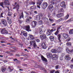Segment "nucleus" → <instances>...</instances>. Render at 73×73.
Listing matches in <instances>:
<instances>
[{"label":"nucleus","mask_w":73,"mask_h":73,"mask_svg":"<svg viewBox=\"0 0 73 73\" xmlns=\"http://www.w3.org/2000/svg\"><path fill=\"white\" fill-rule=\"evenodd\" d=\"M39 30V33L41 34L40 35V38L42 41L41 43V46L44 49H46V35L42 33V29L41 28H38Z\"/></svg>","instance_id":"obj_1"},{"label":"nucleus","mask_w":73,"mask_h":73,"mask_svg":"<svg viewBox=\"0 0 73 73\" xmlns=\"http://www.w3.org/2000/svg\"><path fill=\"white\" fill-rule=\"evenodd\" d=\"M29 38L31 40V41H30V45L33 46L34 48H35L37 46V45L36 41L34 40L35 38L32 35H29Z\"/></svg>","instance_id":"obj_2"},{"label":"nucleus","mask_w":73,"mask_h":73,"mask_svg":"<svg viewBox=\"0 0 73 73\" xmlns=\"http://www.w3.org/2000/svg\"><path fill=\"white\" fill-rule=\"evenodd\" d=\"M59 32V31H57L56 32L54 33V35H57L58 39L59 41V42H60V46L62 44V42H61L62 41V40H60V39L61 38V35L60 34H58V33Z\"/></svg>","instance_id":"obj_3"},{"label":"nucleus","mask_w":73,"mask_h":73,"mask_svg":"<svg viewBox=\"0 0 73 73\" xmlns=\"http://www.w3.org/2000/svg\"><path fill=\"white\" fill-rule=\"evenodd\" d=\"M1 23L5 27H7L8 25V23L7 21L5 19H2L1 21Z\"/></svg>","instance_id":"obj_4"},{"label":"nucleus","mask_w":73,"mask_h":73,"mask_svg":"<svg viewBox=\"0 0 73 73\" xmlns=\"http://www.w3.org/2000/svg\"><path fill=\"white\" fill-rule=\"evenodd\" d=\"M24 29L28 32L31 31V30L30 29V26L29 25L25 26L24 27Z\"/></svg>","instance_id":"obj_5"},{"label":"nucleus","mask_w":73,"mask_h":73,"mask_svg":"<svg viewBox=\"0 0 73 73\" xmlns=\"http://www.w3.org/2000/svg\"><path fill=\"white\" fill-rule=\"evenodd\" d=\"M48 6V4L47 3L44 2L43 4H42L41 5V7L43 8L44 9H45L47 7V6Z\"/></svg>","instance_id":"obj_6"},{"label":"nucleus","mask_w":73,"mask_h":73,"mask_svg":"<svg viewBox=\"0 0 73 73\" xmlns=\"http://www.w3.org/2000/svg\"><path fill=\"white\" fill-rule=\"evenodd\" d=\"M48 8L49 10L51 11L52 12L54 10L53 6L52 4H50L48 6Z\"/></svg>","instance_id":"obj_7"},{"label":"nucleus","mask_w":73,"mask_h":73,"mask_svg":"<svg viewBox=\"0 0 73 73\" xmlns=\"http://www.w3.org/2000/svg\"><path fill=\"white\" fill-rule=\"evenodd\" d=\"M67 53L69 54H73V49L72 50H69V48H67L66 49Z\"/></svg>","instance_id":"obj_8"},{"label":"nucleus","mask_w":73,"mask_h":73,"mask_svg":"<svg viewBox=\"0 0 73 73\" xmlns=\"http://www.w3.org/2000/svg\"><path fill=\"white\" fill-rule=\"evenodd\" d=\"M1 33L3 34H7L8 33V31L6 30H5V29H1Z\"/></svg>","instance_id":"obj_9"},{"label":"nucleus","mask_w":73,"mask_h":73,"mask_svg":"<svg viewBox=\"0 0 73 73\" xmlns=\"http://www.w3.org/2000/svg\"><path fill=\"white\" fill-rule=\"evenodd\" d=\"M60 6H61L62 7H64L65 8H66V5L64 2H62L60 3Z\"/></svg>","instance_id":"obj_10"},{"label":"nucleus","mask_w":73,"mask_h":73,"mask_svg":"<svg viewBox=\"0 0 73 73\" xmlns=\"http://www.w3.org/2000/svg\"><path fill=\"white\" fill-rule=\"evenodd\" d=\"M19 8V4H17L15 7H13V9H16V8L17 11L18 12Z\"/></svg>","instance_id":"obj_11"},{"label":"nucleus","mask_w":73,"mask_h":73,"mask_svg":"<svg viewBox=\"0 0 73 73\" xmlns=\"http://www.w3.org/2000/svg\"><path fill=\"white\" fill-rule=\"evenodd\" d=\"M58 58H57V55L56 54H54L52 55V60H57Z\"/></svg>","instance_id":"obj_12"},{"label":"nucleus","mask_w":73,"mask_h":73,"mask_svg":"<svg viewBox=\"0 0 73 73\" xmlns=\"http://www.w3.org/2000/svg\"><path fill=\"white\" fill-rule=\"evenodd\" d=\"M63 37H64L65 39H67L69 37V35L68 34L65 33H63Z\"/></svg>","instance_id":"obj_13"},{"label":"nucleus","mask_w":73,"mask_h":73,"mask_svg":"<svg viewBox=\"0 0 73 73\" xmlns=\"http://www.w3.org/2000/svg\"><path fill=\"white\" fill-rule=\"evenodd\" d=\"M64 16V13H60L57 14V16L58 18H61Z\"/></svg>","instance_id":"obj_14"},{"label":"nucleus","mask_w":73,"mask_h":73,"mask_svg":"<svg viewBox=\"0 0 73 73\" xmlns=\"http://www.w3.org/2000/svg\"><path fill=\"white\" fill-rule=\"evenodd\" d=\"M65 58L66 60H70L71 59V58L70 57V55L69 54H67L65 56Z\"/></svg>","instance_id":"obj_15"},{"label":"nucleus","mask_w":73,"mask_h":73,"mask_svg":"<svg viewBox=\"0 0 73 73\" xmlns=\"http://www.w3.org/2000/svg\"><path fill=\"white\" fill-rule=\"evenodd\" d=\"M51 52L52 53L56 54L57 53V51L55 49H52L50 50Z\"/></svg>","instance_id":"obj_16"},{"label":"nucleus","mask_w":73,"mask_h":73,"mask_svg":"<svg viewBox=\"0 0 73 73\" xmlns=\"http://www.w3.org/2000/svg\"><path fill=\"white\" fill-rule=\"evenodd\" d=\"M21 33H23V35L25 37H27L28 36V34L27 33H26V32L22 31Z\"/></svg>","instance_id":"obj_17"},{"label":"nucleus","mask_w":73,"mask_h":73,"mask_svg":"<svg viewBox=\"0 0 73 73\" xmlns=\"http://www.w3.org/2000/svg\"><path fill=\"white\" fill-rule=\"evenodd\" d=\"M36 22L35 21H33L32 22V25L33 27H35L36 25Z\"/></svg>","instance_id":"obj_18"},{"label":"nucleus","mask_w":73,"mask_h":73,"mask_svg":"<svg viewBox=\"0 0 73 73\" xmlns=\"http://www.w3.org/2000/svg\"><path fill=\"white\" fill-rule=\"evenodd\" d=\"M41 59H42V60L44 62H46L47 61V60L46 59V58H44V57L42 56V55L41 56Z\"/></svg>","instance_id":"obj_19"},{"label":"nucleus","mask_w":73,"mask_h":73,"mask_svg":"<svg viewBox=\"0 0 73 73\" xmlns=\"http://www.w3.org/2000/svg\"><path fill=\"white\" fill-rule=\"evenodd\" d=\"M41 59H42V60L44 62H46L47 61V60L46 59V58H44V57L42 56V55L41 56Z\"/></svg>","instance_id":"obj_20"},{"label":"nucleus","mask_w":73,"mask_h":73,"mask_svg":"<svg viewBox=\"0 0 73 73\" xmlns=\"http://www.w3.org/2000/svg\"><path fill=\"white\" fill-rule=\"evenodd\" d=\"M55 1V0H50V3L52 4L53 5H56L57 4L56 3H55L54 2V1Z\"/></svg>","instance_id":"obj_21"},{"label":"nucleus","mask_w":73,"mask_h":73,"mask_svg":"<svg viewBox=\"0 0 73 73\" xmlns=\"http://www.w3.org/2000/svg\"><path fill=\"white\" fill-rule=\"evenodd\" d=\"M38 1H40L37 2V4L39 5L40 6L41 5V3L43 0H38Z\"/></svg>","instance_id":"obj_22"},{"label":"nucleus","mask_w":73,"mask_h":73,"mask_svg":"<svg viewBox=\"0 0 73 73\" xmlns=\"http://www.w3.org/2000/svg\"><path fill=\"white\" fill-rule=\"evenodd\" d=\"M50 39V40L51 41H53L54 39V37L53 36H50L49 37Z\"/></svg>","instance_id":"obj_23"},{"label":"nucleus","mask_w":73,"mask_h":73,"mask_svg":"<svg viewBox=\"0 0 73 73\" xmlns=\"http://www.w3.org/2000/svg\"><path fill=\"white\" fill-rule=\"evenodd\" d=\"M52 56V53L49 52L47 53V56L48 57H50Z\"/></svg>","instance_id":"obj_24"},{"label":"nucleus","mask_w":73,"mask_h":73,"mask_svg":"<svg viewBox=\"0 0 73 73\" xmlns=\"http://www.w3.org/2000/svg\"><path fill=\"white\" fill-rule=\"evenodd\" d=\"M4 3L5 4H6L8 5H10L9 0H5L4 1Z\"/></svg>","instance_id":"obj_25"},{"label":"nucleus","mask_w":73,"mask_h":73,"mask_svg":"<svg viewBox=\"0 0 73 73\" xmlns=\"http://www.w3.org/2000/svg\"><path fill=\"white\" fill-rule=\"evenodd\" d=\"M69 14L67 15L66 16H65V17H64L63 19L64 20H66L67 19H68V18H69Z\"/></svg>","instance_id":"obj_26"},{"label":"nucleus","mask_w":73,"mask_h":73,"mask_svg":"<svg viewBox=\"0 0 73 73\" xmlns=\"http://www.w3.org/2000/svg\"><path fill=\"white\" fill-rule=\"evenodd\" d=\"M36 19L37 20H40V15H37L36 17Z\"/></svg>","instance_id":"obj_27"},{"label":"nucleus","mask_w":73,"mask_h":73,"mask_svg":"<svg viewBox=\"0 0 73 73\" xmlns=\"http://www.w3.org/2000/svg\"><path fill=\"white\" fill-rule=\"evenodd\" d=\"M7 68L5 67H3L1 68V70L3 72H4L6 71Z\"/></svg>","instance_id":"obj_28"},{"label":"nucleus","mask_w":73,"mask_h":73,"mask_svg":"<svg viewBox=\"0 0 73 73\" xmlns=\"http://www.w3.org/2000/svg\"><path fill=\"white\" fill-rule=\"evenodd\" d=\"M62 49L61 47H59L58 49H57V51L59 52L60 53L61 52Z\"/></svg>","instance_id":"obj_29"},{"label":"nucleus","mask_w":73,"mask_h":73,"mask_svg":"<svg viewBox=\"0 0 73 73\" xmlns=\"http://www.w3.org/2000/svg\"><path fill=\"white\" fill-rule=\"evenodd\" d=\"M36 6H31L30 8V9H36Z\"/></svg>","instance_id":"obj_30"},{"label":"nucleus","mask_w":73,"mask_h":73,"mask_svg":"<svg viewBox=\"0 0 73 73\" xmlns=\"http://www.w3.org/2000/svg\"><path fill=\"white\" fill-rule=\"evenodd\" d=\"M13 61L14 62H20L19 60H18L17 58H14L13 59Z\"/></svg>","instance_id":"obj_31"},{"label":"nucleus","mask_w":73,"mask_h":73,"mask_svg":"<svg viewBox=\"0 0 73 73\" xmlns=\"http://www.w3.org/2000/svg\"><path fill=\"white\" fill-rule=\"evenodd\" d=\"M29 3L30 5H35V1H31V2H29Z\"/></svg>","instance_id":"obj_32"},{"label":"nucleus","mask_w":73,"mask_h":73,"mask_svg":"<svg viewBox=\"0 0 73 73\" xmlns=\"http://www.w3.org/2000/svg\"><path fill=\"white\" fill-rule=\"evenodd\" d=\"M8 69H9V72H12L13 70V69H12V68L10 66H9L8 68Z\"/></svg>","instance_id":"obj_33"},{"label":"nucleus","mask_w":73,"mask_h":73,"mask_svg":"<svg viewBox=\"0 0 73 73\" xmlns=\"http://www.w3.org/2000/svg\"><path fill=\"white\" fill-rule=\"evenodd\" d=\"M58 12L59 13L60 12H64V10L62 8L60 9L58 11Z\"/></svg>","instance_id":"obj_34"},{"label":"nucleus","mask_w":73,"mask_h":73,"mask_svg":"<svg viewBox=\"0 0 73 73\" xmlns=\"http://www.w3.org/2000/svg\"><path fill=\"white\" fill-rule=\"evenodd\" d=\"M13 14V13L11 12H9L8 13V15L9 16H12Z\"/></svg>","instance_id":"obj_35"},{"label":"nucleus","mask_w":73,"mask_h":73,"mask_svg":"<svg viewBox=\"0 0 73 73\" xmlns=\"http://www.w3.org/2000/svg\"><path fill=\"white\" fill-rule=\"evenodd\" d=\"M69 33L71 35L73 34V29L70 30L69 31Z\"/></svg>","instance_id":"obj_36"},{"label":"nucleus","mask_w":73,"mask_h":73,"mask_svg":"<svg viewBox=\"0 0 73 73\" xmlns=\"http://www.w3.org/2000/svg\"><path fill=\"white\" fill-rule=\"evenodd\" d=\"M66 44L67 46H70L71 45V42H68L66 43Z\"/></svg>","instance_id":"obj_37"},{"label":"nucleus","mask_w":73,"mask_h":73,"mask_svg":"<svg viewBox=\"0 0 73 73\" xmlns=\"http://www.w3.org/2000/svg\"><path fill=\"white\" fill-rule=\"evenodd\" d=\"M30 21L29 19H27L26 20V22L27 23H30Z\"/></svg>","instance_id":"obj_38"},{"label":"nucleus","mask_w":73,"mask_h":73,"mask_svg":"<svg viewBox=\"0 0 73 73\" xmlns=\"http://www.w3.org/2000/svg\"><path fill=\"white\" fill-rule=\"evenodd\" d=\"M56 30V29L54 27H53V29H51L50 30V32H53L54 31H55Z\"/></svg>","instance_id":"obj_39"},{"label":"nucleus","mask_w":73,"mask_h":73,"mask_svg":"<svg viewBox=\"0 0 73 73\" xmlns=\"http://www.w3.org/2000/svg\"><path fill=\"white\" fill-rule=\"evenodd\" d=\"M51 33V32L47 31V32L46 34L47 35H48V36L50 35H51V34H50Z\"/></svg>","instance_id":"obj_40"},{"label":"nucleus","mask_w":73,"mask_h":73,"mask_svg":"<svg viewBox=\"0 0 73 73\" xmlns=\"http://www.w3.org/2000/svg\"><path fill=\"white\" fill-rule=\"evenodd\" d=\"M3 3H0V6H1L3 8H4V7L3 6Z\"/></svg>","instance_id":"obj_41"},{"label":"nucleus","mask_w":73,"mask_h":73,"mask_svg":"<svg viewBox=\"0 0 73 73\" xmlns=\"http://www.w3.org/2000/svg\"><path fill=\"white\" fill-rule=\"evenodd\" d=\"M8 22L9 24H11L12 23V20L11 19L10 20L8 21Z\"/></svg>","instance_id":"obj_42"},{"label":"nucleus","mask_w":73,"mask_h":73,"mask_svg":"<svg viewBox=\"0 0 73 73\" xmlns=\"http://www.w3.org/2000/svg\"><path fill=\"white\" fill-rule=\"evenodd\" d=\"M54 72H55V70H50V73H54Z\"/></svg>","instance_id":"obj_43"},{"label":"nucleus","mask_w":73,"mask_h":73,"mask_svg":"<svg viewBox=\"0 0 73 73\" xmlns=\"http://www.w3.org/2000/svg\"><path fill=\"white\" fill-rule=\"evenodd\" d=\"M60 6H56L55 7V9L56 10H59L60 8Z\"/></svg>","instance_id":"obj_44"},{"label":"nucleus","mask_w":73,"mask_h":73,"mask_svg":"<svg viewBox=\"0 0 73 73\" xmlns=\"http://www.w3.org/2000/svg\"><path fill=\"white\" fill-rule=\"evenodd\" d=\"M61 27V26L58 27H57V31H58L60 29V28Z\"/></svg>","instance_id":"obj_45"},{"label":"nucleus","mask_w":73,"mask_h":73,"mask_svg":"<svg viewBox=\"0 0 73 73\" xmlns=\"http://www.w3.org/2000/svg\"><path fill=\"white\" fill-rule=\"evenodd\" d=\"M24 17V15H21L19 17V19H21V18H23Z\"/></svg>","instance_id":"obj_46"},{"label":"nucleus","mask_w":73,"mask_h":73,"mask_svg":"<svg viewBox=\"0 0 73 73\" xmlns=\"http://www.w3.org/2000/svg\"><path fill=\"white\" fill-rule=\"evenodd\" d=\"M3 13H1V15H0V17H4L3 15Z\"/></svg>","instance_id":"obj_47"},{"label":"nucleus","mask_w":73,"mask_h":73,"mask_svg":"<svg viewBox=\"0 0 73 73\" xmlns=\"http://www.w3.org/2000/svg\"><path fill=\"white\" fill-rule=\"evenodd\" d=\"M70 39H71L70 38H68L66 40V41L67 42H69L70 41Z\"/></svg>","instance_id":"obj_48"},{"label":"nucleus","mask_w":73,"mask_h":73,"mask_svg":"<svg viewBox=\"0 0 73 73\" xmlns=\"http://www.w3.org/2000/svg\"><path fill=\"white\" fill-rule=\"evenodd\" d=\"M24 13H25L27 15H29V14L28 13V12L25 11Z\"/></svg>","instance_id":"obj_49"},{"label":"nucleus","mask_w":73,"mask_h":73,"mask_svg":"<svg viewBox=\"0 0 73 73\" xmlns=\"http://www.w3.org/2000/svg\"><path fill=\"white\" fill-rule=\"evenodd\" d=\"M36 41L37 42H40V40L38 39H37L36 40Z\"/></svg>","instance_id":"obj_50"},{"label":"nucleus","mask_w":73,"mask_h":73,"mask_svg":"<svg viewBox=\"0 0 73 73\" xmlns=\"http://www.w3.org/2000/svg\"><path fill=\"white\" fill-rule=\"evenodd\" d=\"M59 65H57L56 66V69H58L59 68Z\"/></svg>","instance_id":"obj_51"},{"label":"nucleus","mask_w":73,"mask_h":73,"mask_svg":"<svg viewBox=\"0 0 73 73\" xmlns=\"http://www.w3.org/2000/svg\"><path fill=\"white\" fill-rule=\"evenodd\" d=\"M70 67L72 69H73V64H71L70 65Z\"/></svg>","instance_id":"obj_52"},{"label":"nucleus","mask_w":73,"mask_h":73,"mask_svg":"<svg viewBox=\"0 0 73 73\" xmlns=\"http://www.w3.org/2000/svg\"><path fill=\"white\" fill-rule=\"evenodd\" d=\"M15 56L17 57H20V55L18 54H15Z\"/></svg>","instance_id":"obj_53"},{"label":"nucleus","mask_w":73,"mask_h":73,"mask_svg":"<svg viewBox=\"0 0 73 73\" xmlns=\"http://www.w3.org/2000/svg\"><path fill=\"white\" fill-rule=\"evenodd\" d=\"M50 13H48V17L49 18H50Z\"/></svg>","instance_id":"obj_54"},{"label":"nucleus","mask_w":73,"mask_h":73,"mask_svg":"<svg viewBox=\"0 0 73 73\" xmlns=\"http://www.w3.org/2000/svg\"><path fill=\"white\" fill-rule=\"evenodd\" d=\"M49 20L50 21L52 22L54 21V20L53 19H49Z\"/></svg>","instance_id":"obj_55"},{"label":"nucleus","mask_w":73,"mask_h":73,"mask_svg":"<svg viewBox=\"0 0 73 73\" xmlns=\"http://www.w3.org/2000/svg\"><path fill=\"white\" fill-rule=\"evenodd\" d=\"M60 60H63V57H60Z\"/></svg>","instance_id":"obj_56"},{"label":"nucleus","mask_w":73,"mask_h":73,"mask_svg":"<svg viewBox=\"0 0 73 73\" xmlns=\"http://www.w3.org/2000/svg\"><path fill=\"white\" fill-rule=\"evenodd\" d=\"M7 21H8L11 20V19H9V17H7Z\"/></svg>","instance_id":"obj_57"},{"label":"nucleus","mask_w":73,"mask_h":73,"mask_svg":"<svg viewBox=\"0 0 73 73\" xmlns=\"http://www.w3.org/2000/svg\"><path fill=\"white\" fill-rule=\"evenodd\" d=\"M64 54H62L61 56L62 57H63L64 56Z\"/></svg>","instance_id":"obj_58"},{"label":"nucleus","mask_w":73,"mask_h":73,"mask_svg":"<svg viewBox=\"0 0 73 73\" xmlns=\"http://www.w3.org/2000/svg\"><path fill=\"white\" fill-rule=\"evenodd\" d=\"M52 26H55V25H56V24L55 23H54L53 24H52Z\"/></svg>","instance_id":"obj_59"},{"label":"nucleus","mask_w":73,"mask_h":73,"mask_svg":"<svg viewBox=\"0 0 73 73\" xmlns=\"http://www.w3.org/2000/svg\"><path fill=\"white\" fill-rule=\"evenodd\" d=\"M55 73H59V71L58 70H57L55 71Z\"/></svg>","instance_id":"obj_60"},{"label":"nucleus","mask_w":73,"mask_h":73,"mask_svg":"<svg viewBox=\"0 0 73 73\" xmlns=\"http://www.w3.org/2000/svg\"><path fill=\"white\" fill-rule=\"evenodd\" d=\"M16 15H17V14L16 13H15L14 15V17H15Z\"/></svg>","instance_id":"obj_61"},{"label":"nucleus","mask_w":73,"mask_h":73,"mask_svg":"<svg viewBox=\"0 0 73 73\" xmlns=\"http://www.w3.org/2000/svg\"><path fill=\"white\" fill-rule=\"evenodd\" d=\"M70 21H71V20L70 19H69V20H67V22H70Z\"/></svg>","instance_id":"obj_62"},{"label":"nucleus","mask_w":73,"mask_h":73,"mask_svg":"<svg viewBox=\"0 0 73 73\" xmlns=\"http://www.w3.org/2000/svg\"><path fill=\"white\" fill-rule=\"evenodd\" d=\"M45 20L46 21H48V18H46L45 19Z\"/></svg>","instance_id":"obj_63"},{"label":"nucleus","mask_w":73,"mask_h":73,"mask_svg":"<svg viewBox=\"0 0 73 73\" xmlns=\"http://www.w3.org/2000/svg\"><path fill=\"white\" fill-rule=\"evenodd\" d=\"M70 19L71 21H73V18H71Z\"/></svg>","instance_id":"obj_64"}]
</instances>
